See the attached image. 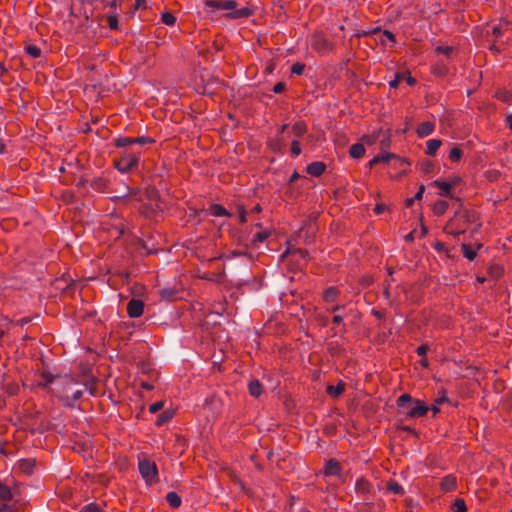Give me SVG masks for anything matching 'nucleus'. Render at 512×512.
<instances>
[{"mask_svg":"<svg viewBox=\"0 0 512 512\" xmlns=\"http://www.w3.org/2000/svg\"><path fill=\"white\" fill-rule=\"evenodd\" d=\"M307 131V124L302 120L297 121L292 125V133L295 136V139L299 140V138L303 137Z\"/></svg>","mask_w":512,"mask_h":512,"instance_id":"25","label":"nucleus"},{"mask_svg":"<svg viewBox=\"0 0 512 512\" xmlns=\"http://www.w3.org/2000/svg\"><path fill=\"white\" fill-rule=\"evenodd\" d=\"M82 396H83V391L82 390H77V391H75L72 394L71 397H69V396L61 397V400H62V402L64 403L65 406L73 408L75 406V403L79 399H81Z\"/></svg>","mask_w":512,"mask_h":512,"instance_id":"30","label":"nucleus"},{"mask_svg":"<svg viewBox=\"0 0 512 512\" xmlns=\"http://www.w3.org/2000/svg\"><path fill=\"white\" fill-rule=\"evenodd\" d=\"M346 389V384L342 381V380H339L337 385H328L326 387V393L331 397V398H338L340 397L344 391Z\"/></svg>","mask_w":512,"mask_h":512,"instance_id":"19","label":"nucleus"},{"mask_svg":"<svg viewBox=\"0 0 512 512\" xmlns=\"http://www.w3.org/2000/svg\"><path fill=\"white\" fill-rule=\"evenodd\" d=\"M35 466H36V462L34 459H30V458H27V459H21L19 462H18V468L19 470L25 474V475H32L33 472H34V469H35Z\"/></svg>","mask_w":512,"mask_h":512,"instance_id":"20","label":"nucleus"},{"mask_svg":"<svg viewBox=\"0 0 512 512\" xmlns=\"http://www.w3.org/2000/svg\"><path fill=\"white\" fill-rule=\"evenodd\" d=\"M311 48L318 54H327L334 50V43L330 41L322 30H316L309 39Z\"/></svg>","mask_w":512,"mask_h":512,"instance_id":"5","label":"nucleus"},{"mask_svg":"<svg viewBox=\"0 0 512 512\" xmlns=\"http://www.w3.org/2000/svg\"><path fill=\"white\" fill-rule=\"evenodd\" d=\"M204 5L206 8L227 10L228 12L224 15L227 20L247 19L256 11V8L250 4L238 9V3L235 0H206Z\"/></svg>","mask_w":512,"mask_h":512,"instance_id":"1","label":"nucleus"},{"mask_svg":"<svg viewBox=\"0 0 512 512\" xmlns=\"http://www.w3.org/2000/svg\"><path fill=\"white\" fill-rule=\"evenodd\" d=\"M160 299L166 302H174L182 298V291L175 286L164 287L159 291Z\"/></svg>","mask_w":512,"mask_h":512,"instance_id":"10","label":"nucleus"},{"mask_svg":"<svg viewBox=\"0 0 512 512\" xmlns=\"http://www.w3.org/2000/svg\"><path fill=\"white\" fill-rule=\"evenodd\" d=\"M379 158V163L380 162H389L392 158H395V154H392V153H386V154H383V155H378L377 156Z\"/></svg>","mask_w":512,"mask_h":512,"instance_id":"61","label":"nucleus"},{"mask_svg":"<svg viewBox=\"0 0 512 512\" xmlns=\"http://www.w3.org/2000/svg\"><path fill=\"white\" fill-rule=\"evenodd\" d=\"M449 398L446 396V390L444 388H441L437 392V397L434 399V403L437 405H442L444 403H448Z\"/></svg>","mask_w":512,"mask_h":512,"instance_id":"47","label":"nucleus"},{"mask_svg":"<svg viewBox=\"0 0 512 512\" xmlns=\"http://www.w3.org/2000/svg\"><path fill=\"white\" fill-rule=\"evenodd\" d=\"M267 147L274 153H282L284 142L281 138H269L266 142Z\"/></svg>","mask_w":512,"mask_h":512,"instance_id":"27","label":"nucleus"},{"mask_svg":"<svg viewBox=\"0 0 512 512\" xmlns=\"http://www.w3.org/2000/svg\"><path fill=\"white\" fill-rule=\"evenodd\" d=\"M326 164L322 161H314L307 165L306 171L313 177H320L326 171Z\"/></svg>","mask_w":512,"mask_h":512,"instance_id":"17","label":"nucleus"},{"mask_svg":"<svg viewBox=\"0 0 512 512\" xmlns=\"http://www.w3.org/2000/svg\"><path fill=\"white\" fill-rule=\"evenodd\" d=\"M480 248H482V244H477V249H473L470 244H461L463 256L467 258L469 261H473L477 257V250H479Z\"/></svg>","mask_w":512,"mask_h":512,"instance_id":"23","label":"nucleus"},{"mask_svg":"<svg viewBox=\"0 0 512 512\" xmlns=\"http://www.w3.org/2000/svg\"><path fill=\"white\" fill-rule=\"evenodd\" d=\"M0 512H14V507L12 505L8 504V502L3 503L0 506Z\"/></svg>","mask_w":512,"mask_h":512,"instance_id":"64","label":"nucleus"},{"mask_svg":"<svg viewBox=\"0 0 512 512\" xmlns=\"http://www.w3.org/2000/svg\"><path fill=\"white\" fill-rule=\"evenodd\" d=\"M270 235H271V230L266 229V230L257 232L252 237V239L249 241V243L242 236H240L237 241H238V244L243 245L245 247H249V246L257 247L260 243H263L266 239H268L270 237Z\"/></svg>","mask_w":512,"mask_h":512,"instance_id":"8","label":"nucleus"},{"mask_svg":"<svg viewBox=\"0 0 512 512\" xmlns=\"http://www.w3.org/2000/svg\"><path fill=\"white\" fill-rule=\"evenodd\" d=\"M96 384H97V380L95 378H92L91 380L87 381L85 383V387L87 389V391L92 395V396H96L97 395V387H96Z\"/></svg>","mask_w":512,"mask_h":512,"instance_id":"50","label":"nucleus"},{"mask_svg":"<svg viewBox=\"0 0 512 512\" xmlns=\"http://www.w3.org/2000/svg\"><path fill=\"white\" fill-rule=\"evenodd\" d=\"M441 145L442 141L439 139L428 140L426 143V154L429 156H434Z\"/></svg>","mask_w":512,"mask_h":512,"instance_id":"33","label":"nucleus"},{"mask_svg":"<svg viewBox=\"0 0 512 512\" xmlns=\"http://www.w3.org/2000/svg\"><path fill=\"white\" fill-rule=\"evenodd\" d=\"M161 21L167 26H173L176 23V17L169 11L161 13Z\"/></svg>","mask_w":512,"mask_h":512,"instance_id":"42","label":"nucleus"},{"mask_svg":"<svg viewBox=\"0 0 512 512\" xmlns=\"http://www.w3.org/2000/svg\"><path fill=\"white\" fill-rule=\"evenodd\" d=\"M399 408L398 414L403 415L405 419H416L425 416L429 407L418 399H413L409 393L400 395L396 401Z\"/></svg>","mask_w":512,"mask_h":512,"instance_id":"2","label":"nucleus"},{"mask_svg":"<svg viewBox=\"0 0 512 512\" xmlns=\"http://www.w3.org/2000/svg\"><path fill=\"white\" fill-rule=\"evenodd\" d=\"M340 295V290L337 287H328L323 292V300L326 303H333L336 301L337 297Z\"/></svg>","mask_w":512,"mask_h":512,"instance_id":"26","label":"nucleus"},{"mask_svg":"<svg viewBox=\"0 0 512 512\" xmlns=\"http://www.w3.org/2000/svg\"><path fill=\"white\" fill-rule=\"evenodd\" d=\"M328 350L332 356L338 355L341 351V348L338 344H335L333 342L329 343Z\"/></svg>","mask_w":512,"mask_h":512,"instance_id":"58","label":"nucleus"},{"mask_svg":"<svg viewBox=\"0 0 512 512\" xmlns=\"http://www.w3.org/2000/svg\"><path fill=\"white\" fill-rule=\"evenodd\" d=\"M342 466L336 459H329L326 461L324 466V475L325 476H336L341 477Z\"/></svg>","mask_w":512,"mask_h":512,"instance_id":"14","label":"nucleus"},{"mask_svg":"<svg viewBox=\"0 0 512 512\" xmlns=\"http://www.w3.org/2000/svg\"><path fill=\"white\" fill-rule=\"evenodd\" d=\"M81 5H82V9H81V14L83 15L84 19L86 21H88L94 14V9H91V10H87L86 9V6L87 5H94L97 0H79Z\"/></svg>","mask_w":512,"mask_h":512,"instance_id":"34","label":"nucleus"},{"mask_svg":"<svg viewBox=\"0 0 512 512\" xmlns=\"http://www.w3.org/2000/svg\"><path fill=\"white\" fill-rule=\"evenodd\" d=\"M106 20L111 30L119 29L118 14L116 12H111L109 15H107Z\"/></svg>","mask_w":512,"mask_h":512,"instance_id":"40","label":"nucleus"},{"mask_svg":"<svg viewBox=\"0 0 512 512\" xmlns=\"http://www.w3.org/2000/svg\"><path fill=\"white\" fill-rule=\"evenodd\" d=\"M305 67L304 63L296 62L291 66V73L300 76L303 74Z\"/></svg>","mask_w":512,"mask_h":512,"instance_id":"51","label":"nucleus"},{"mask_svg":"<svg viewBox=\"0 0 512 512\" xmlns=\"http://www.w3.org/2000/svg\"><path fill=\"white\" fill-rule=\"evenodd\" d=\"M349 154L354 159H359L364 156L365 154V148L364 145L361 143H355L353 144L349 149Z\"/></svg>","mask_w":512,"mask_h":512,"instance_id":"35","label":"nucleus"},{"mask_svg":"<svg viewBox=\"0 0 512 512\" xmlns=\"http://www.w3.org/2000/svg\"><path fill=\"white\" fill-rule=\"evenodd\" d=\"M449 72V68L443 62L436 63L432 67V73L437 77H445Z\"/></svg>","mask_w":512,"mask_h":512,"instance_id":"38","label":"nucleus"},{"mask_svg":"<svg viewBox=\"0 0 512 512\" xmlns=\"http://www.w3.org/2000/svg\"><path fill=\"white\" fill-rule=\"evenodd\" d=\"M144 302L140 299H131L127 304V314L130 318H138L143 315Z\"/></svg>","mask_w":512,"mask_h":512,"instance_id":"11","label":"nucleus"},{"mask_svg":"<svg viewBox=\"0 0 512 512\" xmlns=\"http://www.w3.org/2000/svg\"><path fill=\"white\" fill-rule=\"evenodd\" d=\"M378 139V135L376 134H373V135H364L362 137V141L365 142L366 144L368 145H372L374 144Z\"/></svg>","mask_w":512,"mask_h":512,"instance_id":"59","label":"nucleus"},{"mask_svg":"<svg viewBox=\"0 0 512 512\" xmlns=\"http://www.w3.org/2000/svg\"><path fill=\"white\" fill-rule=\"evenodd\" d=\"M496 97L500 101L508 102L510 100V98L512 97V95H511V93L509 91L499 90V91L496 92Z\"/></svg>","mask_w":512,"mask_h":512,"instance_id":"53","label":"nucleus"},{"mask_svg":"<svg viewBox=\"0 0 512 512\" xmlns=\"http://www.w3.org/2000/svg\"><path fill=\"white\" fill-rule=\"evenodd\" d=\"M434 129H435V124L434 122L432 121H425V122H422L418 127H417V135L419 138H424V137H427L429 135H431L433 132H434Z\"/></svg>","mask_w":512,"mask_h":512,"instance_id":"21","label":"nucleus"},{"mask_svg":"<svg viewBox=\"0 0 512 512\" xmlns=\"http://www.w3.org/2000/svg\"><path fill=\"white\" fill-rule=\"evenodd\" d=\"M402 80H404V75L396 73L394 79L389 82L390 88L396 89Z\"/></svg>","mask_w":512,"mask_h":512,"instance_id":"55","label":"nucleus"},{"mask_svg":"<svg viewBox=\"0 0 512 512\" xmlns=\"http://www.w3.org/2000/svg\"><path fill=\"white\" fill-rule=\"evenodd\" d=\"M134 145L133 137L120 136L114 139V146L117 148H128Z\"/></svg>","mask_w":512,"mask_h":512,"instance_id":"37","label":"nucleus"},{"mask_svg":"<svg viewBox=\"0 0 512 512\" xmlns=\"http://www.w3.org/2000/svg\"><path fill=\"white\" fill-rule=\"evenodd\" d=\"M462 156H463V151L458 147L452 148L449 152V159L452 162H458L462 158Z\"/></svg>","mask_w":512,"mask_h":512,"instance_id":"49","label":"nucleus"},{"mask_svg":"<svg viewBox=\"0 0 512 512\" xmlns=\"http://www.w3.org/2000/svg\"><path fill=\"white\" fill-rule=\"evenodd\" d=\"M430 347L428 344H422L416 349V353L420 357H426L427 352L429 351Z\"/></svg>","mask_w":512,"mask_h":512,"instance_id":"56","label":"nucleus"},{"mask_svg":"<svg viewBox=\"0 0 512 512\" xmlns=\"http://www.w3.org/2000/svg\"><path fill=\"white\" fill-rule=\"evenodd\" d=\"M163 406H164V403L162 401L154 402L150 405L149 411L152 414L157 413L158 411H160L163 408Z\"/></svg>","mask_w":512,"mask_h":512,"instance_id":"57","label":"nucleus"},{"mask_svg":"<svg viewBox=\"0 0 512 512\" xmlns=\"http://www.w3.org/2000/svg\"><path fill=\"white\" fill-rule=\"evenodd\" d=\"M444 231L454 237H458L466 232V228L460 225L456 220L451 219L445 226Z\"/></svg>","mask_w":512,"mask_h":512,"instance_id":"16","label":"nucleus"},{"mask_svg":"<svg viewBox=\"0 0 512 512\" xmlns=\"http://www.w3.org/2000/svg\"><path fill=\"white\" fill-rule=\"evenodd\" d=\"M449 207V204L445 200H437L433 205V213L437 216L445 214Z\"/></svg>","mask_w":512,"mask_h":512,"instance_id":"36","label":"nucleus"},{"mask_svg":"<svg viewBox=\"0 0 512 512\" xmlns=\"http://www.w3.org/2000/svg\"><path fill=\"white\" fill-rule=\"evenodd\" d=\"M13 499V491L11 488L0 481V500L4 503Z\"/></svg>","mask_w":512,"mask_h":512,"instance_id":"32","label":"nucleus"},{"mask_svg":"<svg viewBox=\"0 0 512 512\" xmlns=\"http://www.w3.org/2000/svg\"><path fill=\"white\" fill-rule=\"evenodd\" d=\"M129 196L136 201H143V191L139 189H130L129 188Z\"/></svg>","mask_w":512,"mask_h":512,"instance_id":"54","label":"nucleus"},{"mask_svg":"<svg viewBox=\"0 0 512 512\" xmlns=\"http://www.w3.org/2000/svg\"><path fill=\"white\" fill-rule=\"evenodd\" d=\"M146 199L151 203H158L161 199L159 190L154 186H149L143 190V200Z\"/></svg>","mask_w":512,"mask_h":512,"instance_id":"22","label":"nucleus"},{"mask_svg":"<svg viewBox=\"0 0 512 512\" xmlns=\"http://www.w3.org/2000/svg\"><path fill=\"white\" fill-rule=\"evenodd\" d=\"M166 501L174 509L179 508L182 504L181 497L175 491L166 494Z\"/></svg>","mask_w":512,"mask_h":512,"instance_id":"31","label":"nucleus"},{"mask_svg":"<svg viewBox=\"0 0 512 512\" xmlns=\"http://www.w3.org/2000/svg\"><path fill=\"white\" fill-rule=\"evenodd\" d=\"M282 257L289 258V264L294 270L302 269L310 260L307 250L296 247H288L282 254Z\"/></svg>","mask_w":512,"mask_h":512,"instance_id":"4","label":"nucleus"},{"mask_svg":"<svg viewBox=\"0 0 512 512\" xmlns=\"http://www.w3.org/2000/svg\"><path fill=\"white\" fill-rule=\"evenodd\" d=\"M451 510L452 512H466L467 506L464 499L457 498L456 500H454L453 503L451 504Z\"/></svg>","mask_w":512,"mask_h":512,"instance_id":"39","label":"nucleus"},{"mask_svg":"<svg viewBox=\"0 0 512 512\" xmlns=\"http://www.w3.org/2000/svg\"><path fill=\"white\" fill-rule=\"evenodd\" d=\"M237 210H238L239 222L241 224H245L247 222V211H246L245 207L243 205H238Z\"/></svg>","mask_w":512,"mask_h":512,"instance_id":"52","label":"nucleus"},{"mask_svg":"<svg viewBox=\"0 0 512 512\" xmlns=\"http://www.w3.org/2000/svg\"><path fill=\"white\" fill-rule=\"evenodd\" d=\"M477 218L478 215L475 211L460 209L455 212L454 217L452 219L456 220V222H459L460 225L466 228L468 224L476 222Z\"/></svg>","mask_w":512,"mask_h":512,"instance_id":"7","label":"nucleus"},{"mask_svg":"<svg viewBox=\"0 0 512 512\" xmlns=\"http://www.w3.org/2000/svg\"><path fill=\"white\" fill-rule=\"evenodd\" d=\"M383 36H385L392 44L396 43V36L391 31L384 30Z\"/></svg>","mask_w":512,"mask_h":512,"instance_id":"63","label":"nucleus"},{"mask_svg":"<svg viewBox=\"0 0 512 512\" xmlns=\"http://www.w3.org/2000/svg\"><path fill=\"white\" fill-rule=\"evenodd\" d=\"M79 512H104V510L101 508V506L97 503H89L84 505Z\"/></svg>","mask_w":512,"mask_h":512,"instance_id":"46","label":"nucleus"},{"mask_svg":"<svg viewBox=\"0 0 512 512\" xmlns=\"http://www.w3.org/2000/svg\"><path fill=\"white\" fill-rule=\"evenodd\" d=\"M387 209V206L384 203H377L374 207V213L379 215L383 213Z\"/></svg>","mask_w":512,"mask_h":512,"instance_id":"62","label":"nucleus"},{"mask_svg":"<svg viewBox=\"0 0 512 512\" xmlns=\"http://www.w3.org/2000/svg\"><path fill=\"white\" fill-rule=\"evenodd\" d=\"M159 211H161V207L158 203H144L139 208L140 214L148 219L155 218Z\"/></svg>","mask_w":512,"mask_h":512,"instance_id":"13","label":"nucleus"},{"mask_svg":"<svg viewBox=\"0 0 512 512\" xmlns=\"http://www.w3.org/2000/svg\"><path fill=\"white\" fill-rule=\"evenodd\" d=\"M54 379L55 376L51 374L49 371H41L38 374V378L35 381V386L43 389H48L50 384L53 383Z\"/></svg>","mask_w":512,"mask_h":512,"instance_id":"15","label":"nucleus"},{"mask_svg":"<svg viewBox=\"0 0 512 512\" xmlns=\"http://www.w3.org/2000/svg\"><path fill=\"white\" fill-rule=\"evenodd\" d=\"M440 488L444 492H452L457 488V479L454 475L449 474L442 478Z\"/></svg>","mask_w":512,"mask_h":512,"instance_id":"18","label":"nucleus"},{"mask_svg":"<svg viewBox=\"0 0 512 512\" xmlns=\"http://www.w3.org/2000/svg\"><path fill=\"white\" fill-rule=\"evenodd\" d=\"M248 391L252 397L258 398L263 393V385L258 379H253L248 383Z\"/></svg>","mask_w":512,"mask_h":512,"instance_id":"24","label":"nucleus"},{"mask_svg":"<svg viewBox=\"0 0 512 512\" xmlns=\"http://www.w3.org/2000/svg\"><path fill=\"white\" fill-rule=\"evenodd\" d=\"M433 184L440 189V196L455 199L457 202H459V206H462L461 199L458 197H454L453 194L451 193L453 184L441 180H435Z\"/></svg>","mask_w":512,"mask_h":512,"instance_id":"12","label":"nucleus"},{"mask_svg":"<svg viewBox=\"0 0 512 512\" xmlns=\"http://www.w3.org/2000/svg\"><path fill=\"white\" fill-rule=\"evenodd\" d=\"M386 489L388 492L393 493L398 496H403L405 494L404 487L395 481L394 479H390L386 484Z\"/></svg>","mask_w":512,"mask_h":512,"instance_id":"28","label":"nucleus"},{"mask_svg":"<svg viewBox=\"0 0 512 512\" xmlns=\"http://www.w3.org/2000/svg\"><path fill=\"white\" fill-rule=\"evenodd\" d=\"M138 470L147 484H154L158 481V468L155 462L147 458L140 459Z\"/></svg>","mask_w":512,"mask_h":512,"instance_id":"6","label":"nucleus"},{"mask_svg":"<svg viewBox=\"0 0 512 512\" xmlns=\"http://www.w3.org/2000/svg\"><path fill=\"white\" fill-rule=\"evenodd\" d=\"M26 53L32 58H39L41 56V49L34 44H28L25 46Z\"/></svg>","mask_w":512,"mask_h":512,"instance_id":"44","label":"nucleus"},{"mask_svg":"<svg viewBox=\"0 0 512 512\" xmlns=\"http://www.w3.org/2000/svg\"><path fill=\"white\" fill-rule=\"evenodd\" d=\"M355 491L358 495H361L364 501H368L370 500L372 485L366 478L360 477L355 482Z\"/></svg>","mask_w":512,"mask_h":512,"instance_id":"9","label":"nucleus"},{"mask_svg":"<svg viewBox=\"0 0 512 512\" xmlns=\"http://www.w3.org/2000/svg\"><path fill=\"white\" fill-rule=\"evenodd\" d=\"M133 141H134V144H138L141 146L151 145V144L155 143V139H153L152 137H149V136L136 137V138H133Z\"/></svg>","mask_w":512,"mask_h":512,"instance_id":"48","label":"nucleus"},{"mask_svg":"<svg viewBox=\"0 0 512 512\" xmlns=\"http://www.w3.org/2000/svg\"><path fill=\"white\" fill-rule=\"evenodd\" d=\"M209 214L215 217H230L231 214L221 205V204H212L209 207Z\"/></svg>","mask_w":512,"mask_h":512,"instance_id":"29","label":"nucleus"},{"mask_svg":"<svg viewBox=\"0 0 512 512\" xmlns=\"http://www.w3.org/2000/svg\"><path fill=\"white\" fill-rule=\"evenodd\" d=\"M455 48L452 46H436L434 51L437 54H444L448 59L451 58Z\"/></svg>","mask_w":512,"mask_h":512,"instance_id":"45","label":"nucleus"},{"mask_svg":"<svg viewBox=\"0 0 512 512\" xmlns=\"http://www.w3.org/2000/svg\"><path fill=\"white\" fill-rule=\"evenodd\" d=\"M173 417V413L170 412L169 410H165L163 411L156 419V425L157 426H162L164 425L165 423H167L168 421L171 420V418Z\"/></svg>","mask_w":512,"mask_h":512,"instance_id":"43","label":"nucleus"},{"mask_svg":"<svg viewBox=\"0 0 512 512\" xmlns=\"http://www.w3.org/2000/svg\"><path fill=\"white\" fill-rule=\"evenodd\" d=\"M302 153L301 143L298 139L291 141L290 154L291 157L297 158Z\"/></svg>","mask_w":512,"mask_h":512,"instance_id":"41","label":"nucleus"},{"mask_svg":"<svg viewBox=\"0 0 512 512\" xmlns=\"http://www.w3.org/2000/svg\"><path fill=\"white\" fill-rule=\"evenodd\" d=\"M141 150H124L115 157L113 162L115 168L121 173H128L136 169L139 165Z\"/></svg>","mask_w":512,"mask_h":512,"instance_id":"3","label":"nucleus"},{"mask_svg":"<svg viewBox=\"0 0 512 512\" xmlns=\"http://www.w3.org/2000/svg\"><path fill=\"white\" fill-rule=\"evenodd\" d=\"M285 88H286V84L284 82H278L273 86L272 91L275 94H280L285 90Z\"/></svg>","mask_w":512,"mask_h":512,"instance_id":"60","label":"nucleus"}]
</instances>
